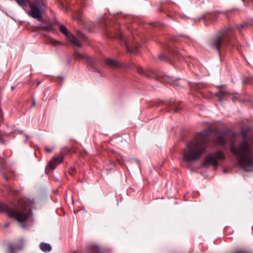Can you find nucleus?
<instances>
[{
    "mask_svg": "<svg viewBox=\"0 0 253 253\" xmlns=\"http://www.w3.org/2000/svg\"><path fill=\"white\" fill-rule=\"evenodd\" d=\"M178 111H179V110H178V109H173V111H174V112H178Z\"/></svg>",
    "mask_w": 253,
    "mask_h": 253,
    "instance_id": "obj_24",
    "label": "nucleus"
},
{
    "mask_svg": "<svg viewBox=\"0 0 253 253\" xmlns=\"http://www.w3.org/2000/svg\"><path fill=\"white\" fill-rule=\"evenodd\" d=\"M173 53L174 54V58H178V59L181 60V58L180 57L181 53L179 51H174Z\"/></svg>",
    "mask_w": 253,
    "mask_h": 253,
    "instance_id": "obj_19",
    "label": "nucleus"
},
{
    "mask_svg": "<svg viewBox=\"0 0 253 253\" xmlns=\"http://www.w3.org/2000/svg\"><path fill=\"white\" fill-rule=\"evenodd\" d=\"M243 1H244L245 0H242Z\"/></svg>",
    "mask_w": 253,
    "mask_h": 253,
    "instance_id": "obj_33",
    "label": "nucleus"
},
{
    "mask_svg": "<svg viewBox=\"0 0 253 253\" xmlns=\"http://www.w3.org/2000/svg\"><path fill=\"white\" fill-rule=\"evenodd\" d=\"M233 101H235L234 98H233Z\"/></svg>",
    "mask_w": 253,
    "mask_h": 253,
    "instance_id": "obj_32",
    "label": "nucleus"
},
{
    "mask_svg": "<svg viewBox=\"0 0 253 253\" xmlns=\"http://www.w3.org/2000/svg\"><path fill=\"white\" fill-rule=\"evenodd\" d=\"M17 3L21 7H24L26 6L27 2L26 0H15Z\"/></svg>",
    "mask_w": 253,
    "mask_h": 253,
    "instance_id": "obj_17",
    "label": "nucleus"
},
{
    "mask_svg": "<svg viewBox=\"0 0 253 253\" xmlns=\"http://www.w3.org/2000/svg\"><path fill=\"white\" fill-rule=\"evenodd\" d=\"M37 2H38L39 3H40V1L41 0H36Z\"/></svg>",
    "mask_w": 253,
    "mask_h": 253,
    "instance_id": "obj_29",
    "label": "nucleus"
},
{
    "mask_svg": "<svg viewBox=\"0 0 253 253\" xmlns=\"http://www.w3.org/2000/svg\"><path fill=\"white\" fill-rule=\"evenodd\" d=\"M114 37L119 40L121 42V44L122 45H125L126 47V49L127 50V51L130 53H135L137 52V49L136 48L135 50L131 49L126 42V38L124 37L122 33L120 31H118L116 33V34L114 35Z\"/></svg>",
    "mask_w": 253,
    "mask_h": 253,
    "instance_id": "obj_9",
    "label": "nucleus"
},
{
    "mask_svg": "<svg viewBox=\"0 0 253 253\" xmlns=\"http://www.w3.org/2000/svg\"><path fill=\"white\" fill-rule=\"evenodd\" d=\"M12 132L7 133L0 130V143L2 145H6L8 141L5 140L4 137H8L11 136Z\"/></svg>",
    "mask_w": 253,
    "mask_h": 253,
    "instance_id": "obj_12",
    "label": "nucleus"
},
{
    "mask_svg": "<svg viewBox=\"0 0 253 253\" xmlns=\"http://www.w3.org/2000/svg\"><path fill=\"white\" fill-rule=\"evenodd\" d=\"M37 28L39 29H40V30H43V28H44V26H39L37 27Z\"/></svg>",
    "mask_w": 253,
    "mask_h": 253,
    "instance_id": "obj_22",
    "label": "nucleus"
},
{
    "mask_svg": "<svg viewBox=\"0 0 253 253\" xmlns=\"http://www.w3.org/2000/svg\"><path fill=\"white\" fill-rule=\"evenodd\" d=\"M40 247L41 250L44 252H49L51 250V247L49 244L42 243Z\"/></svg>",
    "mask_w": 253,
    "mask_h": 253,
    "instance_id": "obj_15",
    "label": "nucleus"
},
{
    "mask_svg": "<svg viewBox=\"0 0 253 253\" xmlns=\"http://www.w3.org/2000/svg\"><path fill=\"white\" fill-rule=\"evenodd\" d=\"M8 225H9V223H6V224H5V227H8Z\"/></svg>",
    "mask_w": 253,
    "mask_h": 253,
    "instance_id": "obj_26",
    "label": "nucleus"
},
{
    "mask_svg": "<svg viewBox=\"0 0 253 253\" xmlns=\"http://www.w3.org/2000/svg\"><path fill=\"white\" fill-rule=\"evenodd\" d=\"M208 148L206 133L196 134L182 149V161L189 163L199 160L206 152Z\"/></svg>",
    "mask_w": 253,
    "mask_h": 253,
    "instance_id": "obj_1",
    "label": "nucleus"
},
{
    "mask_svg": "<svg viewBox=\"0 0 253 253\" xmlns=\"http://www.w3.org/2000/svg\"><path fill=\"white\" fill-rule=\"evenodd\" d=\"M132 69L136 70L137 72L141 76L147 78H154L157 80H161V81H165L168 83L172 84L174 85L177 86L179 85L177 81H174L171 77L164 75L161 77L156 74V73L152 70L151 69H144L139 65H133L131 67Z\"/></svg>",
    "mask_w": 253,
    "mask_h": 253,
    "instance_id": "obj_4",
    "label": "nucleus"
},
{
    "mask_svg": "<svg viewBox=\"0 0 253 253\" xmlns=\"http://www.w3.org/2000/svg\"><path fill=\"white\" fill-rule=\"evenodd\" d=\"M216 142L218 144L224 146L226 145V141L224 134L219 135L216 137Z\"/></svg>",
    "mask_w": 253,
    "mask_h": 253,
    "instance_id": "obj_16",
    "label": "nucleus"
},
{
    "mask_svg": "<svg viewBox=\"0 0 253 253\" xmlns=\"http://www.w3.org/2000/svg\"><path fill=\"white\" fill-rule=\"evenodd\" d=\"M11 89L13 90L14 89V86H11Z\"/></svg>",
    "mask_w": 253,
    "mask_h": 253,
    "instance_id": "obj_28",
    "label": "nucleus"
},
{
    "mask_svg": "<svg viewBox=\"0 0 253 253\" xmlns=\"http://www.w3.org/2000/svg\"><path fill=\"white\" fill-rule=\"evenodd\" d=\"M106 64L110 67L115 68H119L122 66V64L118 62L115 60L108 58L105 60Z\"/></svg>",
    "mask_w": 253,
    "mask_h": 253,
    "instance_id": "obj_14",
    "label": "nucleus"
},
{
    "mask_svg": "<svg viewBox=\"0 0 253 253\" xmlns=\"http://www.w3.org/2000/svg\"><path fill=\"white\" fill-rule=\"evenodd\" d=\"M55 43H59V42H58V41H55V42H54V44H55Z\"/></svg>",
    "mask_w": 253,
    "mask_h": 253,
    "instance_id": "obj_30",
    "label": "nucleus"
},
{
    "mask_svg": "<svg viewBox=\"0 0 253 253\" xmlns=\"http://www.w3.org/2000/svg\"><path fill=\"white\" fill-rule=\"evenodd\" d=\"M64 155L61 154L52 158L49 162L47 167L49 169H54L57 165L61 163L63 161Z\"/></svg>",
    "mask_w": 253,
    "mask_h": 253,
    "instance_id": "obj_10",
    "label": "nucleus"
},
{
    "mask_svg": "<svg viewBox=\"0 0 253 253\" xmlns=\"http://www.w3.org/2000/svg\"><path fill=\"white\" fill-rule=\"evenodd\" d=\"M159 59L163 60L165 59H167V57L164 55H161L158 56Z\"/></svg>",
    "mask_w": 253,
    "mask_h": 253,
    "instance_id": "obj_21",
    "label": "nucleus"
},
{
    "mask_svg": "<svg viewBox=\"0 0 253 253\" xmlns=\"http://www.w3.org/2000/svg\"><path fill=\"white\" fill-rule=\"evenodd\" d=\"M231 30V28L222 30L220 33L216 36L215 39L211 42V47L216 49L220 54L221 47L226 44L230 40L228 32Z\"/></svg>",
    "mask_w": 253,
    "mask_h": 253,
    "instance_id": "obj_5",
    "label": "nucleus"
},
{
    "mask_svg": "<svg viewBox=\"0 0 253 253\" xmlns=\"http://www.w3.org/2000/svg\"><path fill=\"white\" fill-rule=\"evenodd\" d=\"M215 95L218 97L219 101H222L226 98L230 97L231 95L227 91L220 90L216 93Z\"/></svg>",
    "mask_w": 253,
    "mask_h": 253,
    "instance_id": "obj_11",
    "label": "nucleus"
},
{
    "mask_svg": "<svg viewBox=\"0 0 253 253\" xmlns=\"http://www.w3.org/2000/svg\"><path fill=\"white\" fill-rule=\"evenodd\" d=\"M33 104L34 106H35L36 105V101L34 99H33Z\"/></svg>",
    "mask_w": 253,
    "mask_h": 253,
    "instance_id": "obj_25",
    "label": "nucleus"
},
{
    "mask_svg": "<svg viewBox=\"0 0 253 253\" xmlns=\"http://www.w3.org/2000/svg\"><path fill=\"white\" fill-rule=\"evenodd\" d=\"M207 18V17L206 16H204L203 17V19L206 20Z\"/></svg>",
    "mask_w": 253,
    "mask_h": 253,
    "instance_id": "obj_27",
    "label": "nucleus"
},
{
    "mask_svg": "<svg viewBox=\"0 0 253 253\" xmlns=\"http://www.w3.org/2000/svg\"><path fill=\"white\" fill-rule=\"evenodd\" d=\"M9 247L10 250V251H11V253H12V252H13V250H14V248H13V247L12 246H9Z\"/></svg>",
    "mask_w": 253,
    "mask_h": 253,
    "instance_id": "obj_23",
    "label": "nucleus"
},
{
    "mask_svg": "<svg viewBox=\"0 0 253 253\" xmlns=\"http://www.w3.org/2000/svg\"><path fill=\"white\" fill-rule=\"evenodd\" d=\"M53 28L52 27V26L51 24L48 25L47 26H44V28H43V30L50 32L53 31Z\"/></svg>",
    "mask_w": 253,
    "mask_h": 253,
    "instance_id": "obj_18",
    "label": "nucleus"
},
{
    "mask_svg": "<svg viewBox=\"0 0 253 253\" xmlns=\"http://www.w3.org/2000/svg\"><path fill=\"white\" fill-rule=\"evenodd\" d=\"M59 31L61 33L64 34L67 37L68 40H69L74 45L79 47L81 46L80 41L74 35L71 34L64 25H61L60 26Z\"/></svg>",
    "mask_w": 253,
    "mask_h": 253,
    "instance_id": "obj_8",
    "label": "nucleus"
},
{
    "mask_svg": "<svg viewBox=\"0 0 253 253\" xmlns=\"http://www.w3.org/2000/svg\"><path fill=\"white\" fill-rule=\"evenodd\" d=\"M30 7L31 10L27 11V14L32 17L37 19L38 21L43 22V19L42 16V12L36 4L33 2L31 3Z\"/></svg>",
    "mask_w": 253,
    "mask_h": 253,
    "instance_id": "obj_7",
    "label": "nucleus"
},
{
    "mask_svg": "<svg viewBox=\"0 0 253 253\" xmlns=\"http://www.w3.org/2000/svg\"><path fill=\"white\" fill-rule=\"evenodd\" d=\"M31 206L27 201L20 200L17 203V208L15 209H8L7 207L0 203V211L6 212L10 218H14L23 228H26L27 225L24 223L30 218L32 214Z\"/></svg>",
    "mask_w": 253,
    "mask_h": 253,
    "instance_id": "obj_3",
    "label": "nucleus"
},
{
    "mask_svg": "<svg viewBox=\"0 0 253 253\" xmlns=\"http://www.w3.org/2000/svg\"><path fill=\"white\" fill-rule=\"evenodd\" d=\"M45 150L47 153H50L52 152L53 149L45 147Z\"/></svg>",
    "mask_w": 253,
    "mask_h": 253,
    "instance_id": "obj_20",
    "label": "nucleus"
},
{
    "mask_svg": "<svg viewBox=\"0 0 253 253\" xmlns=\"http://www.w3.org/2000/svg\"><path fill=\"white\" fill-rule=\"evenodd\" d=\"M81 35H82V34H81ZM79 37H80V38H82V36L80 35H79Z\"/></svg>",
    "mask_w": 253,
    "mask_h": 253,
    "instance_id": "obj_31",
    "label": "nucleus"
},
{
    "mask_svg": "<svg viewBox=\"0 0 253 253\" xmlns=\"http://www.w3.org/2000/svg\"><path fill=\"white\" fill-rule=\"evenodd\" d=\"M230 151L236 157L237 162L242 169L247 170L253 168V152L246 136L244 137V141L240 143L238 147L235 146L234 141L232 142Z\"/></svg>",
    "mask_w": 253,
    "mask_h": 253,
    "instance_id": "obj_2",
    "label": "nucleus"
},
{
    "mask_svg": "<svg viewBox=\"0 0 253 253\" xmlns=\"http://www.w3.org/2000/svg\"><path fill=\"white\" fill-rule=\"evenodd\" d=\"M226 159L225 154L220 150L209 154L203 163V166L209 165L216 168L218 165V161H223Z\"/></svg>",
    "mask_w": 253,
    "mask_h": 253,
    "instance_id": "obj_6",
    "label": "nucleus"
},
{
    "mask_svg": "<svg viewBox=\"0 0 253 253\" xmlns=\"http://www.w3.org/2000/svg\"><path fill=\"white\" fill-rule=\"evenodd\" d=\"M74 57L75 59L77 60H80V59H85L86 60L88 61V64H90L92 60L89 58V57L86 55L82 54L80 53H79L78 51H76L74 54Z\"/></svg>",
    "mask_w": 253,
    "mask_h": 253,
    "instance_id": "obj_13",
    "label": "nucleus"
}]
</instances>
